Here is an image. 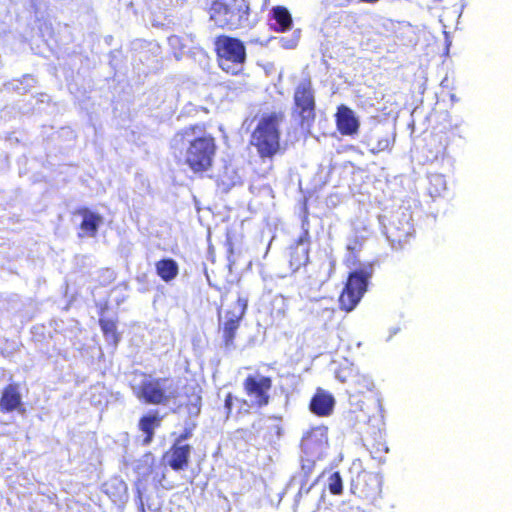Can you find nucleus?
Masks as SVG:
<instances>
[{
    "instance_id": "obj_1",
    "label": "nucleus",
    "mask_w": 512,
    "mask_h": 512,
    "mask_svg": "<svg viewBox=\"0 0 512 512\" xmlns=\"http://www.w3.org/2000/svg\"><path fill=\"white\" fill-rule=\"evenodd\" d=\"M171 148L191 170L203 172L211 167L216 147L214 139L199 127H189L174 135Z\"/></svg>"
},
{
    "instance_id": "obj_2",
    "label": "nucleus",
    "mask_w": 512,
    "mask_h": 512,
    "mask_svg": "<svg viewBox=\"0 0 512 512\" xmlns=\"http://www.w3.org/2000/svg\"><path fill=\"white\" fill-rule=\"evenodd\" d=\"M285 115L283 112L263 114L253 134L251 143L261 157L271 158L280 149L281 128Z\"/></svg>"
},
{
    "instance_id": "obj_3",
    "label": "nucleus",
    "mask_w": 512,
    "mask_h": 512,
    "mask_svg": "<svg viewBox=\"0 0 512 512\" xmlns=\"http://www.w3.org/2000/svg\"><path fill=\"white\" fill-rule=\"evenodd\" d=\"M210 20L220 28L237 29L249 23L246 0H210Z\"/></svg>"
},
{
    "instance_id": "obj_4",
    "label": "nucleus",
    "mask_w": 512,
    "mask_h": 512,
    "mask_svg": "<svg viewBox=\"0 0 512 512\" xmlns=\"http://www.w3.org/2000/svg\"><path fill=\"white\" fill-rule=\"evenodd\" d=\"M217 52L219 66L223 71L236 75L243 70L246 51L240 40L229 37L219 39Z\"/></svg>"
},
{
    "instance_id": "obj_5",
    "label": "nucleus",
    "mask_w": 512,
    "mask_h": 512,
    "mask_svg": "<svg viewBox=\"0 0 512 512\" xmlns=\"http://www.w3.org/2000/svg\"><path fill=\"white\" fill-rule=\"evenodd\" d=\"M369 277L370 273L366 270H359L350 274L345 289L339 298L342 309L350 312L356 307L366 292Z\"/></svg>"
},
{
    "instance_id": "obj_6",
    "label": "nucleus",
    "mask_w": 512,
    "mask_h": 512,
    "mask_svg": "<svg viewBox=\"0 0 512 512\" xmlns=\"http://www.w3.org/2000/svg\"><path fill=\"white\" fill-rule=\"evenodd\" d=\"M247 305L248 299L239 296L235 302L227 306L223 315H221L220 321L223 328V335L226 346L233 345L235 332L238 329L240 321L246 312Z\"/></svg>"
},
{
    "instance_id": "obj_7",
    "label": "nucleus",
    "mask_w": 512,
    "mask_h": 512,
    "mask_svg": "<svg viewBox=\"0 0 512 512\" xmlns=\"http://www.w3.org/2000/svg\"><path fill=\"white\" fill-rule=\"evenodd\" d=\"M384 233L393 248H402L413 233L410 213L401 212L392 215L389 223L384 225Z\"/></svg>"
},
{
    "instance_id": "obj_8",
    "label": "nucleus",
    "mask_w": 512,
    "mask_h": 512,
    "mask_svg": "<svg viewBox=\"0 0 512 512\" xmlns=\"http://www.w3.org/2000/svg\"><path fill=\"white\" fill-rule=\"evenodd\" d=\"M272 387L271 378L256 372L244 381V388L251 406L262 407L269 402V391Z\"/></svg>"
},
{
    "instance_id": "obj_9",
    "label": "nucleus",
    "mask_w": 512,
    "mask_h": 512,
    "mask_svg": "<svg viewBox=\"0 0 512 512\" xmlns=\"http://www.w3.org/2000/svg\"><path fill=\"white\" fill-rule=\"evenodd\" d=\"M176 394V389L172 388L168 380H146L142 384L138 397L151 404H161L174 398Z\"/></svg>"
},
{
    "instance_id": "obj_10",
    "label": "nucleus",
    "mask_w": 512,
    "mask_h": 512,
    "mask_svg": "<svg viewBox=\"0 0 512 512\" xmlns=\"http://www.w3.org/2000/svg\"><path fill=\"white\" fill-rule=\"evenodd\" d=\"M294 99L296 106L300 109V116L303 123H309L310 120L314 118L315 108L314 94L309 80H304L299 83L295 91Z\"/></svg>"
},
{
    "instance_id": "obj_11",
    "label": "nucleus",
    "mask_w": 512,
    "mask_h": 512,
    "mask_svg": "<svg viewBox=\"0 0 512 512\" xmlns=\"http://www.w3.org/2000/svg\"><path fill=\"white\" fill-rule=\"evenodd\" d=\"M327 445V431L324 427H315L307 432L301 443L302 451L314 460L319 458Z\"/></svg>"
},
{
    "instance_id": "obj_12",
    "label": "nucleus",
    "mask_w": 512,
    "mask_h": 512,
    "mask_svg": "<svg viewBox=\"0 0 512 512\" xmlns=\"http://www.w3.org/2000/svg\"><path fill=\"white\" fill-rule=\"evenodd\" d=\"M186 438V436H181L170 452H168L165 456V459L169 466H171L174 470L183 469L187 463L190 456V446L182 445V439Z\"/></svg>"
},
{
    "instance_id": "obj_13",
    "label": "nucleus",
    "mask_w": 512,
    "mask_h": 512,
    "mask_svg": "<svg viewBox=\"0 0 512 512\" xmlns=\"http://www.w3.org/2000/svg\"><path fill=\"white\" fill-rule=\"evenodd\" d=\"M338 130L343 135H352L358 131L359 122L354 112L346 107L340 106L336 114Z\"/></svg>"
},
{
    "instance_id": "obj_14",
    "label": "nucleus",
    "mask_w": 512,
    "mask_h": 512,
    "mask_svg": "<svg viewBox=\"0 0 512 512\" xmlns=\"http://www.w3.org/2000/svg\"><path fill=\"white\" fill-rule=\"evenodd\" d=\"M334 403L335 401L331 394L318 390L311 400L310 409L317 415L326 416L332 412Z\"/></svg>"
},
{
    "instance_id": "obj_15",
    "label": "nucleus",
    "mask_w": 512,
    "mask_h": 512,
    "mask_svg": "<svg viewBox=\"0 0 512 512\" xmlns=\"http://www.w3.org/2000/svg\"><path fill=\"white\" fill-rule=\"evenodd\" d=\"M82 222L80 225V236L94 237L98 231V227L102 224V217L87 209L80 212Z\"/></svg>"
},
{
    "instance_id": "obj_16",
    "label": "nucleus",
    "mask_w": 512,
    "mask_h": 512,
    "mask_svg": "<svg viewBox=\"0 0 512 512\" xmlns=\"http://www.w3.org/2000/svg\"><path fill=\"white\" fill-rule=\"evenodd\" d=\"M309 245L300 238L297 244L291 249L290 267L293 271H297L302 265H305L309 259Z\"/></svg>"
},
{
    "instance_id": "obj_17",
    "label": "nucleus",
    "mask_w": 512,
    "mask_h": 512,
    "mask_svg": "<svg viewBox=\"0 0 512 512\" xmlns=\"http://www.w3.org/2000/svg\"><path fill=\"white\" fill-rule=\"evenodd\" d=\"M162 418L157 412L143 416L139 421V429L146 435L144 444H149L154 436V431L161 424Z\"/></svg>"
},
{
    "instance_id": "obj_18",
    "label": "nucleus",
    "mask_w": 512,
    "mask_h": 512,
    "mask_svg": "<svg viewBox=\"0 0 512 512\" xmlns=\"http://www.w3.org/2000/svg\"><path fill=\"white\" fill-rule=\"evenodd\" d=\"M21 404V395L14 385L6 387L0 399V408L3 411L10 412L18 408Z\"/></svg>"
},
{
    "instance_id": "obj_19",
    "label": "nucleus",
    "mask_w": 512,
    "mask_h": 512,
    "mask_svg": "<svg viewBox=\"0 0 512 512\" xmlns=\"http://www.w3.org/2000/svg\"><path fill=\"white\" fill-rule=\"evenodd\" d=\"M157 275L165 282H169L178 275V264L173 259H162L156 263Z\"/></svg>"
},
{
    "instance_id": "obj_20",
    "label": "nucleus",
    "mask_w": 512,
    "mask_h": 512,
    "mask_svg": "<svg viewBox=\"0 0 512 512\" xmlns=\"http://www.w3.org/2000/svg\"><path fill=\"white\" fill-rule=\"evenodd\" d=\"M352 391L354 393L363 394L367 391H371L374 387L373 381L367 375L360 374L357 370L352 381Z\"/></svg>"
},
{
    "instance_id": "obj_21",
    "label": "nucleus",
    "mask_w": 512,
    "mask_h": 512,
    "mask_svg": "<svg viewBox=\"0 0 512 512\" xmlns=\"http://www.w3.org/2000/svg\"><path fill=\"white\" fill-rule=\"evenodd\" d=\"M273 17L279 25V30L286 31L292 25V17L289 11L282 6L273 8Z\"/></svg>"
},
{
    "instance_id": "obj_22",
    "label": "nucleus",
    "mask_w": 512,
    "mask_h": 512,
    "mask_svg": "<svg viewBox=\"0 0 512 512\" xmlns=\"http://www.w3.org/2000/svg\"><path fill=\"white\" fill-rule=\"evenodd\" d=\"M356 371L357 369L353 364L345 361L336 371V378L343 383L348 382L349 380L352 381Z\"/></svg>"
},
{
    "instance_id": "obj_23",
    "label": "nucleus",
    "mask_w": 512,
    "mask_h": 512,
    "mask_svg": "<svg viewBox=\"0 0 512 512\" xmlns=\"http://www.w3.org/2000/svg\"><path fill=\"white\" fill-rule=\"evenodd\" d=\"M329 490L333 494H341L343 490L342 479L338 472L333 473L329 477Z\"/></svg>"
},
{
    "instance_id": "obj_24",
    "label": "nucleus",
    "mask_w": 512,
    "mask_h": 512,
    "mask_svg": "<svg viewBox=\"0 0 512 512\" xmlns=\"http://www.w3.org/2000/svg\"><path fill=\"white\" fill-rule=\"evenodd\" d=\"M394 142V138L390 136H385L377 140V142L372 146L371 152L379 153L389 149Z\"/></svg>"
},
{
    "instance_id": "obj_25",
    "label": "nucleus",
    "mask_w": 512,
    "mask_h": 512,
    "mask_svg": "<svg viewBox=\"0 0 512 512\" xmlns=\"http://www.w3.org/2000/svg\"><path fill=\"white\" fill-rule=\"evenodd\" d=\"M100 326L102 328V331L106 335H109V334H111L112 336L115 335L116 325L112 320L101 319Z\"/></svg>"
},
{
    "instance_id": "obj_26",
    "label": "nucleus",
    "mask_w": 512,
    "mask_h": 512,
    "mask_svg": "<svg viewBox=\"0 0 512 512\" xmlns=\"http://www.w3.org/2000/svg\"><path fill=\"white\" fill-rule=\"evenodd\" d=\"M368 481L374 485V488L370 492L366 493V496L369 497L379 494L381 485L379 478L375 475H370L368 477Z\"/></svg>"
},
{
    "instance_id": "obj_27",
    "label": "nucleus",
    "mask_w": 512,
    "mask_h": 512,
    "mask_svg": "<svg viewBox=\"0 0 512 512\" xmlns=\"http://www.w3.org/2000/svg\"><path fill=\"white\" fill-rule=\"evenodd\" d=\"M430 182L432 184L437 185L439 188L436 189L437 193H440L441 190L446 189V182L442 175L435 174L430 177Z\"/></svg>"
},
{
    "instance_id": "obj_28",
    "label": "nucleus",
    "mask_w": 512,
    "mask_h": 512,
    "mask_svg": "<svg viewBox=\"0 0 512 512\" xmlns=\"http://www.w3.org/2000/svg\"><path fill=\"white\" fill-rule=\"evenodd\" d=\"M297 39H294V40H289L287 42H284L283 46L286 47V48H293L296 46V43H297Z\"/></svg>"
},
{
    "instance_id": "obj_29",
    "label": "nucleus",
    "mask_w": 512,
    "mask_h": 512,
    "mask_svg": "<svg viewBox=\"0 0 512 512\" xmlns=\"http://www.w3.org/2000/svg\"><path fill=\"white\" fill-rule=\"evenodd\" d=\"M231 405H232V398H231V395H228L227 398L225 399V407L230 410L231 409Z\"/></svg>"
},
{
    "instance_id": "obj_30",
    "label": "nucleus",
    "mask_w": 512,
    "mask_h": 512,
    "mask_svg": "<svg viewBox=\"0 0 512 512\" xmlns=\"http://www.w3.org/2000/svg\"><path fill=\"white\" fill-rule=\"evenodd\" d=\"M177 40H178V38H177V37H175V36H173V37H171V38H170V42H171V43H174V42H176Z\"/></svg>"
}]
</instances>
